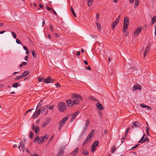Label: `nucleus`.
Listing matches in <instances>:
<instances>
[{"instance_id":"9d476101","label":"nucleus","mask_w":156,"mask_h":156,"mask_svg":"<svg viewBox=\"0 0 156 156\" xmlns=\"http://www.w3.org/2000/svg\"><path fill=\"white\" fill-rule=\"evenodd\" d=\"M32 129L35 131L36 133L37 134H38L39 133V131L40 130L39 127L37 126H35L34 124H32Z\"/></svg>"},{"instance_id":"338daca9","label":"nucleus","mask_w":156,"mask_h":156,"mask_svg":"<svg viewBox=\"0 0 156 156\" xmlns=\"http://www.w3.org/2000/svg\"><path fill=\"white\" fill-rule=\"evenodd\" d=\"M80 51H78V52H77V54H77V55H78H78H80Z\"/></svg>"},{"instance_id":"a878e982","label":"nucleus","mask_w":156,"mask_h":156,"mask_svg":"<svg viewBox=\"0 0 156 156\" xmlns=\"http://www.w3.org/2000/svg\"><path fill=\"white\" fill-rule=\"evenodd\" d=\"M30 73V72L29 71H24L22 74V76L23 77H25L27 75H28Z\"/></svg>"},{"instance_id":"412c9836","label":"nucleus","mask_w":156,"mask_h":156,"mask_svg":"<svg viewBox=\"0 0 156 156\" xmlns=\"http://www.w3.org/2000/svg\"><path fill=\"white\" fill-rule=\"evenodd\" d=\"M20 147L22 149V151L24 152L25 150V146L23 141H21L20 143Z\"/></svg>"},{"instance_id":"dca6fc26","label":"nucleus","mask_w":156,"mask_h":156,"mask_svg":"<svg viewBox=\"0 0 156 156\" xmlns=\"http://www.w3.org/2000/svg\"><path fill=\"white\" fill-rule=\"evenodd\" d=\"M40 108H39L38 110L35 112V113L33 115V116L34 119H35L37 118L39 114H40Z\"/></svg>"},{"instance_id":"6e6d98bb","label":"nucleus","mask_w":156,"mask_h":156,"mask_svg":"<svg viewBox=\"0 0 156 156\" xmlns=\"http://www.w3.org/2000/svg\"><path fill=\"white\" fill-rule=\"evenodd\" d=\"M96 19H97V21L98 20V19H99V14H96Z\"/></svg>"},{"instance_id":"ddd939ff","label":"nucleus","mask_w":156,"mask_h":156,"mask_svg":"<svg viewBox=\"0 0 156 156\" xmlns=\"http://www.w3.org/2000/svg\"><path fill=\"white\" fill-rule=\"evenodd\" d=\"M79 112L78 111L75 112L74 113L72 114L71 115V119L70 120V122H73L75 119L76 116L79 114Z\"/></svg>"},{"instance_id":"7c9ffc66","label":"nucleus","mask_w":156,"mask_h":156,"mask_svg":"<svg viewBox=\"0 0 156 156\" xmlns=\"http://www.w3.org/2000/svg\"><path fill=\"white\" fill-rule=\"evenodd\" d=\"M70 9H71V10L72 11V13L73 14V16L75 17H76V14H75V13L74 11L73 10V9L72 7H71Z\"/></svg>"},{"instance_id":"6e6552de","label":"nucleus","mask_w":156,"mask_h":156,"mask_svg":"<svg viewBox=\"0 0 156 156\" xmlns=\"http://www.w3.org/2000/svg\"><path fill=\"white\" fill-rule=\"evenodd\" d=\"M129 19L127 17L124 18V27L126 29H127L128 26L129 24Z\"/></svg>"},{"instance_id":"c756f323","label":"nucleus","mask_w":156,"mask_h":156,"mask_svg":"<svg viewBox=\"0 0 156 156\" xmlns=\"http://www.w3.org/2000/svg\"><path fill=\"white\" fill-rule=\"evenodd\" d=\"M94 145H92V146L91 147V151L92 153H94L96 150V147H94Z\"/></svg>"},{"instance_id":"69168bd1","label":"nucleus","mask_w":156,"mask_h":156,"mask_svg":"<svg viewBox=\"0 0 156 156\" xmlns=\"http://www.w3.org/2000/svg\"><path fill=\"white\" fill-rule=\"evenodd\" d=\"M84 62L86 65H87L88 64V62L85 60L84 61Z\"/></svg>"},{"instance_id":"864d4df0","label":"nucleus","mask_w":156,"mask_h":156,"mask_svg":"<svg viewBox=\"0 0 156 156\" xmlns=\"http://www.w3.org/2000/svg\"><path fill=\"white\" fill-rule=\"evenodd\" d=\"M56 87H60L61 86L60 85L59 83H57L55 84Z\"/></svg>"},{"instance_id":"052dcab7","label":"nucleus","mask_w":156,"mask_h":156,"mask_svg":"<svg viewBox=\"0 0 156 156\" xmlns=\"http://www.w3.org/2000/svg\"><path fill=\"white\" fill-rule=\"evenodd\" d=\"M146 133H147V136H149L150 135V134H149V131H148V130L146 131Z\"/></svg>"},{"instance_id":"a19ab883","label":"nucleus","mask_w":156,"mask_h":156,"mask_svg":"<svg viewBox=\"0 0 156 156\" xmlns=\"http://www.w3.org/2000/svg\"><path fill=\"white\" fill-rule=\"evenodd\" d=\"M23 77L22 76H18L17 77L15 78V80H18L19 79H21Z\"/></svg>"},{"instance_id":"1a4fd4ad","label":"nucleus","mask_w":156,"mask_h":156,"mask_svg":"<svg viewBox=\"0 0 156 156\" xmlns=\"http://www.w3.org/2000/svg\"><path fill=\"white\" fill-rule=\"evenodd\" d=\"M142 29V27L141 26H139L137 27L134 33V35L135 36H136L139 34L141 32Z\"/></svg>"},{"instance_id":"20e7f679","label":"nucleus","mask_w":156,"mask_h":156,"mask_svg":"<svg viewBox=\"0 0 156 156\" xmlns=\"http://www.w3.org/2000/svg\"><path fill=\"white\" fill-rule=\"evenodd\" d=\"M95 131L94 129L92 130L87 136L83 144V145H84L86 144L87 141H89L91 139V137L94 135Z\"/></svg>"},{"instance_id":"09e8293b","label":"nucleus","mask_w":156,"mask_h":156,"mask_svg":"<svg viewBox=\"0 0 156 156\" xmlns=\"http://www.w3.org/2000/svg\"><path fill=\"white\" fill-rule=\"evenodd\" d=\"M129 128H128L126 130V133H125V136H126V135L127 134L128 132H129Z\"/></svg>"},{"instance_id":"423d86ee","label":"nucleus","mask_w":156,"mask_h":156,"mask_svg":"<svg viewBox=\"0 0 156 156\" xmlns=\"http://www.w3.org/2000/svg\"><path fill=\"white\" fill-rule=\"evenodd\" d=\"M89 123V119H88L86 121L85 124V126L83 129V130L82 133L83 135L86 132L87 129V128L88 127Z\"/></svg>"},{"instance_id":"b1692460","label":"nucleus","mask_w":156,"mask_h":156,"mask_svg":"<svg viewBox=\"0 0 156 156\" xmlns=\"http://www.w3.org/2000/svg\"><path fill=\"white\" fill-rule=\"evenodd\" d=\"M140 106L143 108H147V109L148 110H150L151 109V108L150 107L147 106L146 105H144V104H141Z\"/></svg>"},{"instance_id":"473e14b6","label":"nucleus","mask_w":156,"mask_h":156,"mask_svg":"<svg viewBox=\"0 0 156 156\" xmlns=\"http://www.w3.org/2000/svg\"><path fill=\"white\" fill-rule=\"evenodd\" d=\"M32 53L34 58H36L37 57V54L35 51H34L33 50L32 51Z\"/></svg>"},{"instance_id":"5fc2aeb1","label":"nucleus","mask_w":156,"mask_h":156,"mask_svg":"<svg viewBox=\"0 0 156 156\" xmlns=\"http://www.w3.org/2000/svg\"><path fill=\"white\" fill-rule=\"evenodd\" d=\"M39 6L40 8H41L42 9H43L44 8V6L42 4H39Z\"/></svg>"},{"instance_id":"a211bd4d","label":"nucleus","mask_w":156,"mask_h":156,"mask_svg":"<svg viewBox=\"0 0 156 156\" xmlns=\"http://www.w3.org/2000/svg\"><path fill=\"white\" fill-rule=\"evenodd\" d=\"M96 107L99 109L102 110L104 109V107L102 104L100 103H98L96 105Z\"/></svg>"},{"instance_id":"5701e85b","label":"nucleus","mask_w":156,"mask_h":156,"mask_svg":"<svg viewBox=\"0 0 156 156\" xmlns=\"http://www.w3.org/2000/svg\"><path fill=\"white\" fill-rule=\"evenodd\" d=\"M151 24L152 25H153L156 22V16H154L153 18L151 19Z\"/></svg>"},{"instance_id":"bf43d9fd","label":"nucleus","mask_w":156,"mask_h":156,"mask_svg":"<svg viewBox=\"0 0 156 156\" xmlns=\"http://www.w3.org/2000/svg\"><path fill=\"white\" fill-rule=\"evenodd\" d=\"M86 69L87 70H90L91 69L90 66H88Z\"/></svg>"},{"instance_id":"13d9d810","label":"nucleus","mask_w":156,"mask_h":156,"mask_svg":"<svg viewBox=\"0 0 156 156\" xmlns=\"http://www.w3.org/2000/svg\"><path fill=\"white\" fill-rule=\"evenodd\" d=\"M127 29H126L124 27H123V29H122V31L123 32L125 33L126 32Z\"/></svg>"},{"instance_id":"58836bf2","label":"nucleus","mask_w":156,"mask_h":156,"mask_svg":"<svg viewBox=\"0 0 156 156\" xmlns=\"http://www.w3.org/2000/svg\"><path fill=\"white\" fill-rule=\"evenodd\" d=\"M97 26L99 30H100L101 29V26L100 24L98 23H96Z\"/></svg>"},{"instance_id":"e433bc0d","label":"nucleus","mask_w":156,"mask_h":156,"mask_svg":"<svg viewBox=\"0 0 156 156\" xmlns=\"http://www.w3.org/2000/svg\"><path fill=\"white\" fill-rule=\"evenodd\" d=\"M116 150V147L115 146H113L112 149V153H113Z\"/></svg>"},{"instance_id":"49530a36","label":"nucleus","mask_w":156,"mask_h":156,"mask_svg":"<svg viewBox=\"0 0 156 156\" xmlns=\"http://www.w3.org/2000/svg\"><path fill=\"white\" fill-rule=\"evenodd\" d=\"M126 136H125L123 137L122 139H121V144H122V143H123L124 141V140L126 138Z\"/></svg>"},{"instance_id":"c03bdc74","label":"nucleus","mask_w":156,"mask_h":156,"mask_svg":"<svg viewBox=\"0 0 156 156\" xmlns=\"http://www.w3.org/2000/svg\"><path fill=\"white\" fill-rule=\"evenodd\" d=\"M139 145V144H136V145H135L133 147H132L130 150H131L137 147Z\"/></svg>"},{"instance_id":"e2e57ef3","label":"nucleus","mask_w":156,"mask_h":156,"mask_svg":"<svg viewBox=\"0 0 156 156\" xmlns=\"http://www.w3.org/2000/svg\"><path fill=\"white\" fill-rule=\"evenodd\" d=\"M50 29L51 31H54L53 28L51 26H50Z\"/></svg>"},{"instance_id":"39448f33","label":"nucleus","mask_w":156,"mask_h":156,"mask_svg":"<svg viewBox=\"0 0 156 156\" xmlns=\"http://www.w3.org/2000/svg\"><path fill=\"white\" fill-rule=\"evenodd\" d=\"M67 119L68 118L66 117H65L60 121L59 123V127L58 129L59 131L62 129Z\"/></svg>"},{"instance_id":"f704fd0d","label":"nucleus","mask_w":156,"mask_h":156,"mask_svg":"<svg viewBox=\"0 0 156 156\" xmlns=\"http://www.w3.org/2000/svg\"><path fill=\"white\" fill-rule=\"evenodd\" d=\"M99 142L98 141H97L96 142H94L92 144V145H94V147H97L99 144Z\"/></svg>"},{"instance_id":"3c124183","label":"nucleus","mask_w":156,"mask_h":156,"mask_svg":"<svg viewBox=\"0 0 156 156\" xmlns=\"http://www.w3.org/2000/svg\"><path fill=\"white\" fill-rule=\"evenodd\" d=\"M49 109L51 110H53L54 109V106L53 105H50L49 107Z\"/></svg>"},{"instance_id":"9b49d317","label":"nucleus","mask_w":156,"mask_h":156,"mask_svg":"<svg viewBox=\"0 0 156 156\" xmlns=\"http://www.w3.org/2000/svg\"><path fill=\"white\" fill-rule=\"evenodd\" d=\"M147 136L145 134H144L143 135V136L142 137L141 139L139 140L138 142L139 143H143L146 141L147 140L148 141H149V139L147 138V139H146Z\"/></svg>"},{"instance_id":"0eeeda50","label":"nucleus","mask_w":156,"mask_h":156,"mask_svg":"<svg viewBox=\"0 0 156 156\" xmlns=\"http://www.w3.org/2000/svg\"><path fill=\"white\" fill-rule=\"evenodd\" d=\"M120 19V16L119 15L118 18H116L115 21H113L111 25L112 27V29L114 30L115 26L119 23Z\"/></svg>"},{"instance_id":"37998d69","label":"nucleus","mask_w":156,"mask_h":156,"mask_svg":"<svg viewBox=\"0 0 156 156\" xmlns=\"http://www.w3.org/2000/svg\"><path fill=\"white\" fill-rule=\"evenodd\" d=\"M12 35L13 37L15 39L16 38V35L15 34V33H14V32H12Z\"/></svg>"},{"instance_id":"c85d7f7f","label":"nucleus","mask_w":156,"mask_h":156,"mask_svg":"<svg viewBox=\"0 0 156 156\" xmlns=\"http://www.w3.org/2000/svg\"><path fill=\"white\" fill-rule=\"evenodd\" d=\"M42 100H41L39 103L37 105L36 108V111L37 110V109L39 107H40L41 106V105L42 104Z\"/></svg>"},{"instance_id":"393cba45","label":"nucleus","mask_w":156,"mask_h":156,"mask_svg":"<svg viewBox=\"0 0 156 156\" xmlns=\"http://www.w3.org/2000/svg\"><path fill=\"white\" fill-rule=\"evenodd\" d=\"M79 149V148L78 147H76L72 152H71V154L73 156H75L77 153Z\"/></svg>"},{"instance_id":"aec40b11","label":"nucleus","mask_w":156,"mask_h":156,"mask_svg":"<svg viewBox=\"0 0 156 156\" xmlns=\"http://www.w3.org/2000/svg\"><path fill=\"white\" fill-rule=\"evenodd\" d=\"M150 45H149L147 47L146 49L145 50L144 54V58H145V57L146 54L148 53V51H149V49L150 48Z\"/></svg>"},{"instance_id":"4468645a","label":"nucleus","mask_w":156,"mask_h":156,"mask_svg":"<svg viewBox=\"0 0 156 156\" xmlns=\"http://www.w3.org/2000/svg\"><path fill=\"white\" fill-rule=\"evenodd\" d=\"M54 81V80L51 79L50 76H49L46 78H44V82L47 83H51Z\"/></svg>"},{"instance_id":"774afa93","label":"nucleus","mask_w":156,"mask_h":156,"mask_svg":"<svg viewBox=\"0 0 156 156\" xmlns=\"http://www.w3.org/2000/svg\"><path fill=\"white\" fill-rule=\"evenodd\" d=\"M28 56L27 55L25 57V60L27 61V59H28Z\"/></svg>"},{"instance_id":"4be33fe9","label":"nucleus","mask_w":156,"mask_h":156,"mask_svg":"<svg viewBox=\"0 0 156 156\" xmlns=\"http://www.w3.org/2000/svg\"><path fill=\"white\" fill-rule=\"evenodd\" d=\"M49 119H48V120H47L46 121L43 122L41 125V126L43 128L44 127L46 126L49 123Z\"/></svg>"},{"instance_id":"2f4dec72","label":"nucleus","mask_w":156,"mask_h":156,"mask_svg":"<svg viewBox=\"0 0 156 156\" xmlns=\"http://www.w3.org/2000/svg\"><path fill=\"white\" fill-rule=\"evenodd\" d=\"M82 154H83L85 155H88L89 154L87 150H84L83 151Z\"/></svg>"},{"instance_id":"603ef678","label":"nucleus","mask_w":156,"mask_h":156,"mask_svg":"<svg viewBox=\"0 0 156 156\" xmlns=\"http://www.w3.org/2000/svg\"><path fill=\"white\" fill-rule=\"evenodd\" d=\"M46 9L47 10H50V11H51L52 10V9H51L50 7H48V6H46Z\"/></svg>"},{"instance_id":"bb28decb","label":"nucleus","mask_w":156,"mask_h":156,"mask_svg":"<svg viewBox=\"0 0 156 156\" xmlns=\"http://www.w3.org/2000/svg\"><path fill=\"white\" fill-rule=\"evenodd\" d=\"M38 81L39 82H41L42 81H43L44 82V78L43 77H42L41 76H40L38 77Z\"/></svg>"},{"instance_id":"72a5a7b5","label":"nucleus","mask_w":156,"mask_h":156,"mask_svg":"<svg viewBox=\"0 0 156 156\" xmlns=\"http://www.w3.org/2000/svg\"><path fill=\"white\" fill-rule=\"evenodd\" d=\"M93 0H87V4L89 7H90L92 5V2Z\"/></svg>"},{"instance_id":"0e129e2a","label":"nucleus","mask_w":156,"mask_h":156,"mask_svg":"<svg viewBox=\"0 0 156 156\" xmlns=\"http://www.w3.org/2000/svg\"><path fill=\"white\" fill-rule=\"evenodd\" d=\"M33 109H34V108H32V109H29V110H28L27 111V112H28V113L29 112H31L32 110H33Z\"/></svg>"},{"instance_id":"de8ad7c7","label":"nucleus","mask_w":156,"mask_h":156,"mask_svg":"<svg viewBox=\"0 0 156 156\" xmlns=\"http://www.w3.org/2000/svg\"><path fill=\"white\" fill-rule=\"evenodd\" d=\"M51 12H53L55 15L56 16H57L58 15L56 13V12H55V11L54 10V9H52V10Z\"/></svg>"},{"instance_id":"f8f14e48","label":"nucleus","mask_w":156,"mask_h":156,"mask_svg":"<svg viewBox=\"0 0 156 156\" xmlns=\"http://www.w3.org/2000/svg\"><path fill=\"white\" fill-rule=\"evenodd\" d=\"M66 103L68 106L69 107H71L74 105L73 101L71 99H69L66 100Z\"/></svg>"},{"instance_id":"cd10ccee","label":"nucleus","mask_w":156,"mask_h":156,"mask_svg":"<svg viewBox=\"0 0 156 156\" xmlns=\"http://www.w3.org/2000/svg\"><path fill=\"white\" fill-rule=\"evenodd\" d=\"M139 3V0H135V2L134 4V8H136L138 5Z\"/></svg>"},{"instance_id":"7ed1b4c3","label":"nucleus","mask_w":156,"mask_h":156,"mask_svg":"<svg viewBox=\"0 0 156 156\" xmlns=\"http://www.w3.org/2000/svg\"><path fill=\"white\" fill-rule=\"evenodd\" d=\"M66 108V104L64 102H61L58 103V109L61 112H64Z\"/></svg>"},{"instance_id":"c9c22d12","label":"nucleus","mask_w":156,"mask_h":156,"mask_svg":"<svg viewBox=\"0 0 156 156\" xmlns=\"http://www.w3.org/2000/svg\"><path fill=\"white\" fill-rule=\"evenodd\" d=\"M18 83H14L12 85V87H15V88L17 87H18Z\"/></svg>"},{"instance_id":"79ce46f5","label":"nucleus","mask_w":156,"mask_h":156,"mask_svg":"<svg viewBox=\"0 0 156 156\" xmlns=\"http://www.w3.org/2000/svg\"><path fill=\"white\" fill-rule=\"evenodd\" d=\"M27 64V62H23L20 65V67H21L23 66L26 65Z\"/></svg>"},{"instance_id":"f257e3e1","label":"nucleus","mask_w":156,"mask_h":156,"mask_svg":"<svg viewBox=\"0 0 156 156\" xmlns=\"http://www.w3.org/2000/svg\"><path fill=\"white\" fill-rule=\"evenodd\" d=\"M49 136L48 134H45L43 137H39L37 135L36 137L34 140V142L36 143L38 141L37 143L38 144H41L43 143L44 141L46 140L49 137Z\"/></svg>"},{"instance_id":"680f3d73","label":"nucleus","mask_w":156,"mask_h":156,"mask_svg":"<svg viewBox=\"0 0 156 156\" xmlns=\"http://www.w3.org/2000/svg\"><path fill=\"white\" fill-rule=\"evenodd\" d=\"M154 35L156 36V25L155 26V32Z\"/></svg>"},{"instance_id":"ea45409f","label":"nucleus","mask_w":156,"mask_h":156,"mask_svg":"<svg viewBox=\"0 0 156 156\" xmlns=\"http://www.w3.org/2000/svg\"><path fill=\"white\" fill-rule=\"evenodd\" d=\"M48 107V105H45V106H44L43 108V109H42V110L41 111V112H43V111H44V110L45 109H46Z\"/></svg>"},{"instance_id":"f03ea898","label":"nucleus","mask_w":156,"mask_h":156,"mask_svg":"<svg viewBox=\"0 0 156 156\" xmlns=\"http://www.w3.org/2000/svg\"><path fill=\"white\" fill-rule=\"evenodd\" d=\"M71 98L74 100L73 103L74 105L78 104L80 101L82 100V98L79 95L76 94H73L71 95Z\"/></svg>"},{"instance_id":"4c0bfd02","label":"nucleus","mask_w":156,"mask_h":156,"mask_svg":"<svg viewBox=\"0 0 156 156\" xmlns=\"http://www.w3.org/2000/svg\"><path fill=\"white\" fill-rule=\"evenodd\" d=\"M34 134L33 133L31 132L29 135V137L31 139H32L33 138Z\"/></svg>"},{"instance_id":"a18cd8bd","label":"nucleus","mask_w":156,"mask_h":156,"mask_svg":"<svg viewBox=\"0 0 156 156\" xmlns=\"http://www.w3.org/2000/svg\"><path fill=\"white\" fill-rule=\"evenodd\" d=\"M16 42L17 43L19 44H20L21 43L20 40L18 39H16Z\"/></svg>"},{"instance_id":"2eb2a0df","label":"nucleus","mask_w":156,"mask_h":156,"mask_svg":"<svg viewBox=\"0 0 156 156\" xmlns=\"http://www.w3.org/2000/svg\"><path fill=\"white\" fill-rule=\"evenodd\" d=\"M64 148L63 147H60L57 155V156H62L64 153Z\"/></svg>"},{"instance_id":"6ab92c4d","label":"nucleus","mask_w":156,"mask_h":156,"mask_svg":"<svg viewBox=\"0 0 156 156\" xmlns=\"http://www.w3.org/2000/svg\"><path fill=\"white\" fill-rule=\"evenodd\" d=\"M140 126V124L137 122H135L133 123V127H137Z\"/></svg>"},{"instance_id":"8fccbe9b","label":"nucleus","mask_w":156,"mask_h":156,"mask_svg":"<svg viewBox=\"0 0 156 156\" xmlns=\"http://www.w3.org/2000/svg\"><path fill=\"white\" fill-rule=\"evenodd\" d=\"M89 98L91 100L94 101L95 100V98L94 97H92L91 96L89 97Z\"/></svg>"},{"instance_id":"4d7b16f0","label":"nucleus","mask_w":156,"mask_h":156,"mask_svg":"<svg viewBox=\"0 0 156 156\" xmlns=\"http://www.w3.org/2000/svg\"><path fill=\"white\" fill-rule=\"evenodd\" d=\"M23 48L25 50H26V51H27V49H28V48H27L26 46H23Z\"/></svg>"},{"instance_id":"f3484780","label":"nucleus","mask_w":156,"mask_h":156,"mask_svg":"<svg viewBox=\"0 0 156 156\" xmlns=\"http://www.w3.org/2000/svg\"><path fill=\"white\" fill-rule=\"evenodd\" d=\"M133 91H135L136 90H140L141 89V87L140 86L134 85L133 87Z\"/></svg>"}]
</instances>
